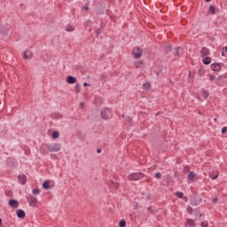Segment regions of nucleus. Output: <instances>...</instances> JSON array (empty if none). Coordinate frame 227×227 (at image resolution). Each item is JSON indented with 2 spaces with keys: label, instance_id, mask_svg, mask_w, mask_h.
<instances>
[{
  "label": "nucleus",
  "instance_id": "nucleus-38",
  "mask_svg": "<svg viewBox=\"0 0 227 227\" xmlns=\"http://www.w3.org/2000/svg\"><path fill=\"white\" fill-rule=\"evenodd\" d=\"M101 33H102V30H100V28H98V29L96 30V34H97V35H101Z\"/></svg>",
  "mask_w": 227,
  "mask_h": 227
},
{
  "label": "nucleus",
  "instance_id": "nucleus-25",
  "mask_svg": "<svg viewBox=\"0 0 227 227\" xmlns=\"http://www.w3.org/2000/svg\"><path fill=\"white\" fill-rule=\"evenodd\" d=\"M166 49H167V51L165 52H166V54H168V52H171V51H173V46L172 45H167Z\"/></svg>",
  "mask_w": 227,
  "mask_h": 227
},
{
  "label": "nucleus",
  "instance_id": "nucleus-14",
  "mask_svg": "<svg viewBox=\"0 0 227 227\" xmlns=\"http://www.w3.org/2000/svg\"><path fill=\"white\" fill-rule=\"evenodd\" d=\"M195 178L196 173H194V171H190L188 174V180H190V182H192Z\"/></svg>",
  "mask_w": 227,
  "mask_h": 227
},
{
  "label": "nucleus",
  "instance_id": "nucleus-51",
  "mask_svg": "<svg viewBox=\"0 0 227 227\" xmlns=\"http://www.w3.org/2000/svg\"><path fill=\"white\" fill-rule=\"evenodd\" d=\"M225 52H227V46H225Z\"/></svg>",
  "mask_w": 227,
  "mask_h": 227
},
{
  "label": "nucleus",
  "instance_id": "nucleus-35",
  "mask_svg": "<svg viewBox=\"0 0 227 227\" xmlns=\"http://www.w3.org/2000/svg\"><path fill=\"white\" fill-rule=\"evenodd\" d=\"M226 132H227V127L225 126L222 129V134H226Z\"/></svg>",
  "mask_w": 227,
  "mask_h": 227
},
{
  "label": "nucleus",
  "instance_id": "nucleus-13",
  "mask_svg": "<svg viewBox=\"0 0 227 227\" xmlns=\"http://www.w3.org/2000/svg\"><path fill=\"white\" fill-rule=\"evenodd\" d=\"M16 214L19 219H24L26 217V212L22 209H19L18 211H16Z\"/></svg>",
  "mask_w": 227,
  "mask_h": 227
},
{
  "label": "nucleus",
  "instance_id": "nucleus-10",
  "mask_svg": "<svg viewBox=\"0 0 227 227\" xmlns=\"http://www.w3.org/2000/svg\"><path fill=\"white\" fill-rule=\"evenodd\" d=\"M185 227H196V222L193 219L188 218L184 223Z\"/></svg>",
  "mask_w": 227,
  "mask_h": 227
},
{
  "label": "nucleus",
  "instance_id": "nucleus-53",
  "mask_svg": "<svg viewBox=\"0 0 227 227\" xmlns=\"http://www.w3.org/2000/svg\"><path fill=\"white\" fill-rule=\"evenodd\" d=\"M122 118H125V115H124V114H122Z\"/></svg>",
  "mask_w": 227,
  "mask_h": 227
},
{
  "label": "nucleus",
  "instance_id": "nucleus-5",
  "mask_svg": "<svg viewBox=\"0 0 227 227\" xmlns=\"http://www.w3.org/2000/svg\"><path fill=\"white\" fill-rule=\"evenodd\" d=\"M211 70H213V72H221V68H223V67H224V64L223 63H213L211 64Z\"/></svg>",
  "mask_w": 227,
  "mask_h": 227
},
{
  "label": "nucleus",
  "instance_id": "nucleus-22",
  "mask_svg": "<svg viewBox=\"0 0 227 227\" xmlns=\"http://www.w3.org/2000/svg\"><path fill=\"white\" fill-rule=\"evenodd\" d=\"M51 136H52L53 139H58V137H59V131H53Z\"/></svg>",
  "mask_w": 227,
  "mask_h": 227
},
{
  "label": "nucleus",
  "instance_id": "nucleus-49",
  "mask_svg": "<svg viewBox=\"0 0 227 227\" xmlns=\"http://www.w3.org/2000/svg\"><path fill=\"white\" fill-rule=\"evenodd\" d=\"M191 210H192V207H189V208H188V212L191 211Z\"/></svg>",
  "mask_w": 227,
  "mask_h": 227
},
{
  "label": "nucleus",
  "instance_id": "nucleus-34",
  "mask_svg": "<svg viewBox=\"0 0 227 227\" xmlns=\"http://www.w3.org/2000/svg\"><path fill=\"white\" fill-rule=\"evenodd\" d=\"M140 65H143V62H141V61L136 62V67H137V68H139V66H140Z\"/></svg>",
  "mask_w": 227,
  "mask_h": 227
},
{
  "label": "nucleus",
  "instance_id": "nucleus-6",
  "mask_svg": "<svg viewBox=\"0 0 227 227\" xmlns=\"http://www.w3.org/2000/svg\"><path fill=\"white\" fill-rule=\"evenodd\" d=\"M30 207H36L38 203V199L33 195H30L27 198Z\"/></svg>",
  "mask_w": 227,
  "mask_h": 227
},
{
  "label": "nucleus",
  "instance_id": "nucleus-2",
  "mask_svg": "<svg viewBox=\"0 0 227 227\" xmlns=\"http://www.w3.org/2000/svg\"><path fill=\"white\" fill-rule=\"evenodd\" d=\"M46 148H48L49 152L58 153L61 150V144L54 143V144H47Z\"/></svg>",
  "mask_w": 227,
  "mask_h": 227
},
{
  "label": "nucleus",
  "instance_id": "nucleus-42",
  "mask_svg": "<svg viewBox=\"0 0 227 227\" xmlns=\"http://www.w3.org/2000/svg\"><path fill=\"white\" fill-rule=\"evenodd\" d=\"M97 153H102V149H97Z\"/></svg>",
  "mask_w": 227,
  "mask_h": 227
},
{
  "label": "nucleus",
  "instance_id": "nucleus-11",
  "mask_svg": "<svg viewBox=\"0 0 227 227\" xmlns=\"http://www.w3.org/2000/svg\"><path fill=\"white\" fill-rule=\"evenodd\" d=\"M9 205L12 207V208H19V201L14 199L9 200Z\"/></svg>",
  "mask_w": 227,
  "mask_h": 227
},
{
  "label": "nucleus",
  "instance_id": "nucleus-3",
  "mask_svg": "<svg viewBox=\"0 0 227 227\" xmlns=\"http://www.w3.org/2000/svg\"><path fill=\"white\" fill-rule=\"evenodd\" d=\"M145 175L141 172H134L128 176V179L133 182H137V180H141Z\"/></svg>",
  "mask_w": 227,
  "mask_h": 227
},
{
  "label": "nucleus",
  "instance_id": "nucleus-41",
  "mask_svg": "<svg viewBox=\"0 0 227 227\" xmlns=\"http://www.w3.org/2000/svg\"><path fill=\"white\" fill-rule=\"evenodd\" d=\"M147 210L151 211V214H153V210H152V207H148Z\"/></svg>",
  "mask_w": 227,
  "mask_h": 227
},
{
  "label": "nucleus",
  "instance_id": "nucleus-46",
  "mask_svg": "<svg viewBox=\"0 0 227 227\" xmlns=\"http://www.w3.org/2000/svg\"><path fill=\"white\" fill-rule=\"evenodd\" d=\"M223 77V75H220L219 77H218V81H221V78Z\"/></svg>",
  "mask_w": 227,
  "mask_h": 227
},
{
  "label": "nucleus",
  "instance_id": "nucleus-47",
  "mask_svg": "<svg viewBox=\"0 0 227 227\" xmlns=\"http://www.w3.org/2000/svg\"><path fill=\"white\" fill-rule=\"evenodd\" d=\"M169 178H170V176L167 175V179L169 180Z\"/></svg>",
  "mask_w": 227,
  "mask_h": 227
},
{
  "label": "nucleus",
  "instance_id": "nucleus-37",
  "mask_svg": "<svg viewBox=\"0 0 227 227\" xmlns=\"http://www.w3.org/2000/svg\"><path fill=\"white\" fill-rule=\"evenodd\" d=\"M66 31H67L68 33H71V31H74V28L73 27H67L66 29Z\"/></svg>",
  "mask_w": 227,
  "mask_h": 227
},
{
  "label": "nucleus",
  "instance_id": "nucleus-55",
  "mask_svg": "<svg viewBox=\"0 0 227 227\" xmlns=\"http://www.w3.org/2000/svg\"><path fill=\"white\" fill-rule=\"evenodd\" d=\"M201 215H202L200 214V217H201Z\"/></svg>",
  "mask_w": 227,
  "mask_h": 227
},
{
  "label": "nucleus",
  "instance_id": "nucleus-19",
  "mask_svg": "<svg viewBox=\"0 0 227 227\" xmlns=\"http://www.w3.org/2000/svg\"><path fill=\"white\" fill-rule=\"evenodd\" d=\"M205 74H207V71L203 67H200L199 69V76L205 77Z\"/></svg>",
  "mask_w": 227,
  "mask_h": 227
},
{
  "label": "nucleus",
  "instance_id": "nucleus-40",
  "mask_svg": "<svg viewBox=\"0 0 227 227\" xmlns=\"http://www.w3.org/2000/svg\"><path fill=\"white\" fill-rule=\"evenodd\" d=\"M217 201H218V200H217V198H214V199L212 200V203H215H215H217Z\"/></svg>",
  "mask_w": 227,
  "mask_h": 227
},
{
  "label": "nucleus",
  "instance_id": "nucleus-17",
  "mask_svg": "<svg viewBox=\"0 0 227 227\" xmlns=\"http://www.w3.org/2000/svg\"><path fill=\"white\" fill-rule=\"evenodd\" d=\"M27 52H30L29 51H25L23 53V58L25 59H31V58H33V53H30L29 55H27Z\"/></svg>",
  "mask_w": 227,
  "mask_h": 227
},
{
  "label": "nucleus",
  "instance_id": "nucleus-1",
  "mask_svg": "<svg viewBox=\"0 0 227 227\" xmlns=\"http://www.w3.org/2000/svg\"><path fill=\"white\" fill-rule=\"evenodd\" d=\"M100 116L103 120H111L113 118V112L108 107H105L101 111Z\"/></svg>",
  "mask_w": 227,
  "mask_h": 227
},
{
  "label": "nucleus",
  "instance_id": "nucleus-23",
  "mask_svg": "<svg viewBox=\"0 0 227 227\" xmlns=\"http://www.w3.org/2000/svg\"><path fill=\"white\" fill-rule=\"evenodd\" d=\"M74 91H75V93H79V91H81V84H79V83L75 84Z\"/></svg>",
  "mask_w": 227,
  "mask_h": 227
},
{
  "label": "nucleus",
  "instance_id": "nucleus-9",
  "mask_svg": "<svg viewBox=\"0 0 227 227\" xmlns=\"http://www.w3.org/2000/svg\"><path fill=\"white\" fill-rule=\"evenodd\" d=\"M76 82H77V78H75V76L68 75L67 77V84H75Z\"/></svg>",
  "mask_w": 227,
  "mask_h": 227
},
{
  "label": "nucleus",
  "instance_id": "nucleus-16",
  "mask_svg": "<svg viewBox=\"0 0 227 227\" xmlns=\"http://www.w3.org/2000/svg\"><path fill=\"white\" fill-rule=\"evenodd\" d=\"M202 62L204 65H210V63H212V58L210 57H205L203 59H202Z\"/></svg>",
  "mask_w": 227,
  "mask_h": 227
},
{
  "label": "nucleus",
  "instance_id": "nucleus-21",
  "mask_svg": "<svg viewBox=\"0 0 227 227\" xmlns=\"http://www.w3.org/2000/svg\"><path fill=\"white\" fill-rule=\"evenodd\" d=\"M152 84L150 83V82H146L143 84V90H150Z\"/></svg>",
  "mask_w": 227,
  "mask_h": 227
},
{
  "label": "nucleus",
  "instance_id": "nucleus-4",
  "mask_svg": "<svg viewBox=\"0 0 227 227\" xmlns=\"http://www.w3.org/2000/svg\"><path fill=\"white\" fill-rule=\"evenodd\" d=\"M135 59H139L143 56V50H141L139 47H136L133 50L132 52Z\"/></svg>",
  "mask_w": 227,
  "mask_h": 227
},
{
  "label": "nucleus",
  "instance_id": "nucleus-33",
  "mask_svg": "<svg viewBox=\"0 0 227 227\" xmlns=\"http://www.w3.org/2000/svg\"><path fill=\"white\" fill-rule=\"evenodd\" d=\"M219 176V174H217V175H215V176H212V175H210V178L212 179V180H217V177Z\"/></svg>",
  "mask_w": 227,
  "mask_h": 227
},
{
  "label": "nucleus",
  "instance_id": "nucleus-29",
  "mask_svg": "<svg viewBox=\"0 0 227 227\" xmlns=\"http://www.w3.org/2000/svg\"><path fill=\"white\" fill-rule=\"evenodd\" d=\"M33 194H35V196H37L38 194H40V189H34V190H33Z\"/></svg>",
  "mask_w": 227,
  "mask_h": 227
},
{
  "label": "nucleus",
  "instance_id": "nucleus-8",
  "mask_svg": "<svg viewBox=\"0 0 227 227\" xmlns=\"http://www.w3.org/2000/svg\"><path fill=\"white\" fill-rule=\"evenodd\" d=\"M26 182H27V177L26 175H20L18 176V183L20 184L21 185H26Z\"/></svg>",
  "mask_w": 227,
  "mask_h": 227
},
{
  "label": "nucleus",
  "instance_id": "nucleus-30",
  "mask_svg": "<svg viewBox=\"0 0 227 227\" xmlns=\"http://www.w3.org/2000/svg\"><path fill=\"white\" fill-rule=\"evenodd\" d=\"M200 226L201 227H208V222H201Z\"/></svg>",
  "mask_w": 227,
  "mask_h": 227
},
{
  "label": "nucleus",
  "instance_id": "nucleus-39",
  "mask_svg": "<svg viewBox=\"0 0 227 227\" xmlns=\"http://www.w3.org/2000/svg\"><path fill=\"white\" fill-rule=\"evenodd\" d=\"M146 200H152V194L148 193V194L146 195Z\"/></svg>",
  "mask_w": 227,
  "mask_h": 227
},
{
  "label": "nucleus",
  "instance_id": "nucleus-12",
  "mask_svg": "<svg viewBox=\"0 0 227 227\" xmlns=\"http://www.w3.org/2000/svg\"><path fill=\"white\" fill-rule=\"evenodd\" d=\"M200 54H201L202 58H205V56H208V54H210V50H208V48H207V47H203L200 50Z\"/></svg>",
  "mask_w": 227,
  "mask_h": 227
},
{
  "label": "nucleus",
  "instance_id": "nucleus-36",
  "mask_svg": "<svg viewBox=\"0 0 227 227\" xmlns=\"http://www.w3.org/2000/svg\"><path fill=\"white\" fill-rule=\"evenodd\" d=\"M100 79H101V81L106 82V80H104V79H106V74H101Z\"/></svg>",
  "mask_w": 227,
  "mask_h": 227
},
{
  "label": "nucleus",
  "instance_id": "nucleus-45",
  "mask_svg": "<svg viewBox=\"0 0 227 227\" xmlns=\"http://www.w3.org/2000/svg\"><path fill=\"white\" fill-rule=\"evenodd\" d=\"M3 224V220L0 218V226Z\"/></svg>",
  "mask_w": 227,
  "mask_h": 227
},
{
  "label": "nucleus",
  "instance_id": "nucleus-48",
  "mask_svg": "<svg viewBox=\"0 0 227 227\" xmlns=\"http://www.w3.org/2000/svg\"><path fill=\"white\" fill-rule=\"evenodd\" d=\"M206 1V3H210V1H212V0H205Z\"/></svg>",
  "mask_w": 227,
  "mask_h": 227
},
{
  "label": "nucleus",
  "instance_id": "nucleus-50",
  "mask_svg": "<svg viewBox=\"0 0 227 227\" xmlns=\"http://www.w3.org/2000/svg\"><path fill=\"white\" fill-rule=\"evenodd\" d=\"M214 121H217V118H215V119H214Z\"/></svg>",
  "mask_w": 227,
  "mask_h": 227
},
{
  "label": "nucleus",
  "instance_id": "nucleus-44",
  "mask_svg": "<svg viewBox=\"0 0 227 227\" xmlns=\"http://www.w3.org/2000/svg\"><path fill=\"white\" fill-rule=\"evenodd\" d=\"M82 8H83V10H89V8L86 6H83Z\"/></svg>",
  "mask_w": 227,
  "mask_h": 227
},
{
  "label": "nucleus",
  "instance_id": "nucleus-18",
  "mask_svg": "<svg viewBox=\"0 0 227 227\" xmlns=\"http://www.w3.org/2000/svg\"><path fill=\"white\" fill-rule=\"evenodd\" d=\"M43 187L47 190V189H51V181L46 180L43 183Z\"/></svg>",
  "mask_w": 227,
  "mask_h": 227
},
{
  "label": "nucleus",
  "instance_id": "nucleus-54",
  "mask_svg": "<svg viewBox=\"0 0 227 227\" xmlns=\"http://www.w3.org/2000/svg\"><path fill=\"white\" fill-rule=\"evenodd\" d=\"M59 118H62V116H61V115H59Z\"/></svg>",
  "mask_w": 227,
  "mask_h": 227
},
{
  "label": "nucleus",
  "instance_id": "nucleus-43",
  "mask_svg": "<svg viewBox=\"0 0 227 227\" xmlns=\"http://www.w3.org/2000/svg\"><path fill=\"white\" fill-rule=\"evenodd\" d=\"M83 86H90V83H88V82H83Z\"/></svg>",
  "mask_w": 227,
  "mask_h": 227
},
{
  "label": "nucleus",
  "instance_id": "nucleus-52",
  "mask_svg": "<svg viewBox=\"0 0 227 227\" xmlns=\"http://www.w3.org/2000/svg\"><path fill=\"white\" fill-rule=\"evenodd\" d=\"M222 56H224V51L222 52Z\"/></svg>",
  "mask_w": 227,
  "mask_h": 227
},
{
  "label": "nucleus",
  "instance_id": "nucleus-31",
  "mask_svg": "<svg viewBox=\"0 0 227 227\" xmlns=\"http://www.w3.org/2000/svg\"><path fill=\"white\" fill-rule=\"evenodd\" d=\"M209 81H215V75L214 74H208Z\"/></svg>",
  "mask_w": 227,
  "mask_h": 227
},
{
  "label": "nucleus",
  "instance_id": "nucleus-56",
  "mask_svg": "<svg viewBox=\"0 0 227 227\" xmlns=\"http://www.w3.org/2000/svg\"><path fill=\"white\" fill-rule=\"evenodd\" d=\"M157 75H159V73H157Z\"/></svg>",
  "mask_w": 227,
  "mask_h": 227
},
{
  "label": "nucleus",
  "instance_id": "nucleus-28",
  "mask_svg": "<svg viewBox=\"0 0 227 227\" xmlns=\"http://www.w3.org/2000/svg\"><path fill=\"white\" fill-rule=\"evenodd\" d=\"M155 178H157V180H160V178H162V174H160V172H157L155 174Z\"/></svg>",
  "mask_w": 227,
  "mask_h": 227
},
{
  "label": "nucleus",
  "instance_id": "nucleus-20",
  "mask_svg": "<svg viewBox=\"0 0 227 227\" xmlns=\"http://www.w3.org/2000/svg\"><path fill=\"white\" fill-rule=\"evenodd\" d=\"M173 54H174V56L179 58L180 57V47H176Z\"/></svg>",
  "mask_w": 227,
  "mask_h": 227
},
{
  "label": "nucleus",
  "instance_id": "nucleus-15",
  "mask_svg": "<svg viewBox=\"0 0 227 227\" xmlns=\"http://www.w3.org/2000/svg\"><path fill=\"white\" fill-rule=\"evenodd\" d=\"M207 13H209V15H215V6L210 5Z\"/></svg>",
  "mask_w": 227,
  "mask_h": 227
},
{
  "label": "nucleus",
  "instance_id": "nucleus-26",
  "mask_svg": "<svg viewBox=\"0 0 227 227\" xmlns=\"http://www.w3.org/2000/svg\"><path fill=\"white\" fill-rule=\"evenodd\" d=\"M176 198H180V200H182V198H184V193L182 192H176Z\"/></svg>",
  "mask_w": 227,
  "mask_h": 227
},
{
  "label": "nucleus",
  "instance_id": "nucleus-7",
  "mask_svg": "<svg viewBox=\"0 0 227 227\" xmlns=\"http://www.w3.org/2000/svg\"><path fill=\"white\" fill-rule=\"evenodd\" d=\"M108 187L110 191H118V189L120 188V183L110 181L108 182Z\"/></svg>",
  "mask_w": 227,
  "mask_h": 227
},
{
  "label": "nucleus",
  "instance_id": "nucleus-32",
  "mask_svg": "<svg viewBox=\"0 0 227 227\" xmlns=\"http://www.w3.org/2000/svg\"><path fill=\"white\" fill-rule=\"evenodd\" d=\"M127 121H128V123L132 124V121H133L132 117L128 116L127 117Z\"/></svg>",
  "mask_w": 227,
  "mask_h": 227
},
{
  "label": "nucleus",
  "instance_id": "nucleus-27",
  "mask_svg": "<svg viewBox=\"0 0 227 227\" xmlns=\"http://www.w3.org/2000/svg\"><path fill=\"white\" fill-rule=\"evenodd\" d=\"M210 94L207 91V90H203L202 91V97L204 98H208V96H209Z\"/></svg>",
  "mask_w": 227,
  "mask_h": 227
},
{
  "label": "nucleus",
  "instance_id": "nucleus-24",
  "mask_svg": "<svg viewBox=\"0 0 227 227\" xmlns=\"http://www.w3.org/2000/svg\"><path fill=\"white\" fill-rule=\"evenodd\" d=\"M119 226H120V227H125V226H127V222H126L125 220H121V221L119 222Z\"/></svg>",
  "mask_w": 227,
  "mask_h": 227
}]
</instances>
